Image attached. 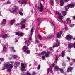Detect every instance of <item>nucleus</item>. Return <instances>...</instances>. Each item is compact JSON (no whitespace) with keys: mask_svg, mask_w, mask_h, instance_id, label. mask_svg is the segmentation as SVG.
Returning a JSON list of instances; mask_svg holds the SVG:
<instances>
[{"mask_svg":"<svg viewBox=\"0 0 75 75\" xmlns=\"http://www.w3.org/2000/svg\"><path fill=\"white\" fill-rule=\"evenodd\" d=\"M35 43L38 44V39H36Z\"/></svg>","mask_w":75,"mask_h":75,"instance_id":"47","label":"nucleus"},{"mask_svg":"<svg viewBox=\"0 0 75 75\" xmlns=\"http://www.w3.org/2000/svg\"><path fill=\"white\" fill-rule=\"evenodd\" d=\"M16 20H12L11 21V25H12L14 23H15Z\"/></svg>","mask_w":75,"mask_h":75,"instance_id":"19","label":"nucleus"},{"mask_svg":"<svg viewBox=\"0 0 75 75\" xmlns=\"http://www.w3.org/2000/svg\"><path fill=\"white\" fill-rule=\"evenodd\" d=\"M19 14H20L21 16H23V13L20 11H19Z\"/></svg>","mask_w":75,"mask_h":75,"instance_id":"39","label":"nucleus"},{"mask_svg":"<svg viewBox=\"0 0 75 75\" xmlns=\"http://www.w3.org/2000/svg\"><path fill=\"white\" fill-rule=\"evenodd\" d=\"M20 36L21 37H22V36H23V35H24V33H22L20 34Z\"/></svg>","mask_w":75,"mask_h":75,"instance_id":"42","label":"nucleus"},{"mask_svg":"<svg viewBox=\"0 0 75 75\" xmlns=\"http://www.w3.org/2000/svg\"><path fill=\"white\" fill-rule=\"evenodd\" d=\"M23 49L25 51H26L28 49V48L26 46H24L23 47Z\"/></svg>","mask_w":75,"mask_h":75,"instance_id":"16","label":"nucleus"},{"mask_svg":"<svg viewBox=\"0 0 75 75\" xmlns=\"http://www.w3.org/2000/svg\"><path fill=\"white\" fill-rule=\"evenodd\" d=\"M74 25L73 24H71L70 25V27H74Z\"/></svg>","mask_w":75,"mask_h":75,"instance_id":"43","label":"nucleus"},{"mask_svg":"<svg viewBox=\"0 0 75 75\" xmlns=\"http://www.w3.org/2000/svg\"><path fill=\"white\" fill-rule=\"evenodd\" d=\"M34 30V28L32 27L31 28V30L30 31L31 34H32V33H33V31Z\"/></svg>","mask_w":75,"mask_h":75,"instance_id":"33","label":"nucleus"},{"mask_svg":"<svg viewBox=\"0 0 75 75\" xmlns=\"http://www.w3.org/2000/svg\"><path fill=\"white\" fill-rule=\"evenodd\" d=\"M41 22H40V23H39V24H38L39 26H40V25H41Z\"/></svg>","mask_w":75,"mask_h":75,"instance_id":"59","label":"nucleus"},{"mask_svg":"<svg viewBox=\"0 0 75 75\" xmlns=\"http://www.w3.org/2000/svg\"><path fill=\"white\" fill-rule=\"evenodd\" d=\"M55 1L57 3H58V1H59V0H55Z\"/></svg>","mask_w":75,"mask_h":75,"instance_id":"53","label":"nucleus"},{"mask_svg":"<svg viewBox=\"0 0 75 75\" xmlns=\"http://www.w3.org/2000/svg\"><path fill=\"white\" fill-rule=\"evenodd\" d=\"M67 59H68L69 61H70V58H69V57H67Z\"/></svg>","mask_w":75,"mask_h":75,"instance_id":"50","label":"nucleus"},{"mask_svg":"<svg viewBox=\"0 0 75 75\" xmlns=\"http://www.w3.org/2000/svg\"><path fill=\"white\" fill-rule=\"evenodd\" d=\"M51 4H52V6H54V1L53 0L51 1Z\"/></svg>","mask_w":75,"mask_h":75,"instance_id":"40","label":"nucleus"},{"mask_svg":"<svg viewBox=\"0 0 75 75\" xmlns=\"http://www.w3.org/2000/svg\"><path fill=\"white\" fill-rule=\"evenodd\" d=\"M10 63H11V64H13V63H14V62L13 61H11L10 62Z\"/></svg>","mask_w":75,"mask_h":75,"instance_id":"58","label":"nucleus"},{"mask_svg":"<svg viewBox=\"0 0 75 75\" xmlns=\"http://www.w3.org/2000/svg\"><path fill=\"white\" fill-rule=\"evenodd\" d=\"M54 66H55V63H54L52 64V67L54 68Z\"/></svg>","mask_w":75,"mask_h":75,"instance_id":"49","label":"nucleus"},{"mask_svg":"<svg viewBox=\"0 0 75 75\" xmlns=\"http://www.w3.org/2000/svg\"><path fill=\"white\" fill-rule=\"evenodd\" d=\"M65 30H68V27H66L65 28Z\"/></svg>","mask_w":75,"mask_h":75,"instance_id":"60","label":"nucleus"},{"mask_svg":"<svg viewBox=\"0 0 75 75\" xmlns=\"http://www.w3.org/2000/svg\"><path fill=\"white\" fill-rule=\"evenodd\" d=\"M19 64H20V62H15V67L16 68H17V67L18 65H19Z\"/></svg>","mask_w":75,"mask_h":75,"instance_id":"20","label":"nucleus"},{"mask_svg":"<svg viewBox=\"0 0 75 75\" xmlns=\"http://www.w3.org/2000/svg\"><path fill=\"white\" fill-rule=\"evenodd\" d=\"M42 59L43 60H45V56H42Z\"/></svg>","mask_w":75,"mask_h":75,"instance_id":"34","label":"nucleus"},{"mask_svg":"<svg viewBox=\"0 0 75 75\" xmlns=\"http://www.w3.org/2000/svg\"><path fill=\"white\" fill-rule=\"evenodd\" d=\"M7 4H10V3H11V2H10V1L8 0L7 1Z\"/></svg>","mask_w":75,"mask_h":75,"instance_id":"51","label":"nucleus"},{"mask_svg":"<svg viewBox=\"0 0 75 75\" xmlns=\"http://www.w3.org/2000/svg\"><path fill=\"white\" fill-rule=\"evenodd\" d=\"M73 18H74V20H75V16H73Z\"/></svg>","mask_w":75,"mask_h":75,"instance_id":"62","label":"nucleus"},{"mask_svg":"<svg viewBox=\"0 0 75 75\" xmlns=\"http://www.w3.org/2000/svg\"><path fill=\"white\" fill-rule=\"evenodd\" d=\"M6 46H7H7H8V43H6Z\"/></svg>","mask_w":75,"mask_h":75,"instance_id":"64","label":"nucleus"},{"mask_svg":"<svg viewBox=\"0 0 75 75\" xmlns=\"http://www.w3.org/2000/svg\"><path fill=\"white\" fill-rule=\"evenodd\" d=\"M64 2H65V3H66V2H68V1H69V0H64Z\"/></svg>","mask_w":75,"mask_h":75,"instance_id":"52","label":"nucleus"},{"mask_svg":"<svg viewBox=\"0 0 75 75\" xmlns=\"http://www.w3.org/2000/svg\"><path fill=\"white\" fill-rule=\"evenodd\" d=\"M25 44H26V45H27V46H29V45H30V43H29L27 41H25Z\"/></svg>","mask_w":75,"mask_h":75,"instance_id":"26","label":"nucleus"},{"mask_svg":"<svg viewBox=\"0 0 75 75\" xmlns=\"http://www.w3.org/2000/svg\"><path fill=\"white\" fill-rule=\"evenodd\" d=\"M62 34V31H60L59 33L57 32L56 34L57 37V38H60V37H61V34Z\"/></svg>","mask_w":75,"mask_h":75,"instance_id":"9","label":"nucleus"},{"mask_svg":"<svg viewBox=\"0 0 75 75\" xmlns=\"http://www.w3.org/2000/svg\"><path fill=\"white\" fill-rule=\"evenodd\" d=\"M21 70L23 73H24L25 71H26V70L25 69V68H26V67L25 66H24V64H23V63H21Z\"/></svg>","mask_w":75,"mask_h":75,"instance_id":"5","label":"nucleus"},{"mask_svg":"<svg viewBox=\"0 0 75 75\" xmlns=\"http://www.w3.org/2000/svg\"><path fill=\"white\" fill-rule=\"evenodd\" d=\"M74 62H75V59H73Z\"/></svg>","mask_w":75,"mask_h":75,"instance_id":"63","label":"nucleus"},{"mask_svg":"<svg viewBox=\"0 0 75 75\" xmlns=\"http://www.w3.org/2000/svg\"><path fill=\"white\" fill-rule=\"evenodd\" d=\"M44 10V6L42 4L40 3V8H39V10L40 12H42Z\"/></svg>","mask_w":75,"mask_h":75,"instance_id":"7","label":"nucleus"},{"mask_svg":"<svg viewBox=\"0 0 75 75\" xmlns=\"http://www.w3.org/2000/svg\"><path fill=\"white\" fill-rule=\"evenodd\" d=\"M13 58H17L18 57L17 56L14 55L12 56Z\"/></svg>","mask_w":75,"mask_h":75,"instance_id":"36","label":"nucleus"},{"mask_svg":"<svg viewBox=\"0 0 75 75\" xmlns=\"http://www.w3.org/2000/svg\"><path fill=\"white\" fill-rule=\"evenodd\" d=\"M25 28V24H22L21 27V29H23Z\"/></svg>","mask_w":75,"mask_h":75,"instance_id":"21","label":"nucleus"},{"mask_svg":"<svg viewBox=\"0 0 75 75\" xmlns=\"http://www.w3.org/2000/svg\"><path fill=\"white\" fill-rule=\"evenodd\" d=\"M56 14H58V15H59L58 18L59 20V21H60V22L63 23V21H62L63 17H62V16H61V14H60L57 11L56 12Z\"/></svg>","mask_w":75,"mask_h":75,"instance_id":"3","label":"nucleus"},{"mask_svg":"<svg viewBox=\"0 0 75 75\" xmlns=\"http://www.w3.org/2000/svg\"><path fill=\"white\" fill-rule=\"evenodd\" d=\"M23 2H22L21 1H19V3L20 4H26L27 3V0H23Z\"/></svg>","mask_w":75,"mask_h":75,"instance_id":"14","label":"nucleus"},{"mask_svg":"<svg viewBox=\"0 0 75 75\" xmlns=\"http://www.w3.org/2000/svg\"><path fill=\"white\" fill-rule=\"evenodd\" d=\"M67 24H68V23H71V21L70 20V18H69L67 19Z\"/></svg>","mask_w":75,"mask_h":75,"instance_id":"22","label":"nucleus"},{"mask_svg":"<svg viewBox=\"0 0 75 75\" xmlns=\"http://www.w3.org/2000/svg\"><path fill=\"white\" fill-rule=\"evenodd\" d=\"M26 53V54H30V51L29 50H27Z\"/></svg>","mask_w":75,"mask_h":75,"instance_id":"38","label":"nucleus"},{"mask_svg":"<svg viewBox=\"0 0 75 75\" xmlns=\"http://www.w3.org/2000/svg\"><path fill=\"white\" fill-rule=\"evenodd\" d=\"M38 38L39 40H42V37L40 35H38Z\"/></svg>","mask_w":75,"mask_h":75,"instance_id":"25","label":"nucleus"},{"mask_svg":"<svg viewBox=\"0 0 75 75\" xmlns=\"http://www.w3.org/2000/svg\"><path fill=\"white\" fill-rule=\"evenodd\" d=\"M35 8L36 10H37L38 9V5L37 4H36L35 6Z\"/></svg>","mask_w":75,"mask_h":75,"instance_id":"37","label":"nucleus"},{"mask_svg":"<svg viewBox=\"0 0 75 75\" xmlns=\"http://www.w3.org/2000/svg\"><path fill=\"white\" fill-rule=\"evenodd\" d=\"M41 68V65H39L38 67V70H39Z\"/></svg>","mask_w":75,"mask_h":75,"instance_id":"41","label":"nucleus"},{"mask_svg":"<svg viewBox=\"0 0 75 75\" xmlns=\"http://www.w3.org/2000/svg\"><path fill=\"white\" fill-rule=\"evenodd\" d=\"M62 13L64 16H65V15L67 14V13L64 11H62Z\"/></svg>","mask_w":75,"mask_h":75,"instance_id":"24","label":"nucleus"},{"mask_svg":"<svg viewBox=\"0 0 75 75\" xmlns=\"http://www.w3.org/2000/svg\"><path fill=\"white\" fill-rule=\"evenodd\" d=\"M15 41L16 42H17V41H18V40H17V39H15Z\"/></svg>","mask_w":75,"mask_h":75,"instance_id":"56","label":"nucleus"},{"mask_svg":"<svg viewBox=\"0 0 75 75\" xmlns=\"http://www.w3.org/2000/svg\"><path fill=\"white\" fill-rule=\"evenodd\" d=\"M22 20L21 23H24V22H25V21H26V20L25 19H22Z\"/></svg>","mask_w":75,"mask_h":75,"instance_id":"31","label":"nucleus"},{"mask_svg":"<svg viewBox=\"0 0 75 75\" xmlns=\"http://www.w3.org/2000/svg\"><path fill=\"white\" fill-rule=\"evenodd\" d=\"M9 37V35L5 34L4 35H0V37L1 38H6V37Z\"/></svg>","mask_w":75,"mask_h":75,"instance_id":"10","label":"nucleus"},{"mask_svg":"<svg viewBox=\"0 0 75 75\" xmlns=\"http://www.w3.org/2000/svg\"><path fill=\"white\" fill-rule=\"evenodd\" d=\"M73 69V67H69L67 69V72H69L70 71H71Z\"/></svg>","mask_w":75,"mask_h":75,"instance_id":"17","label":"nucleus"},{"mask_svg":"<svg viewBox=\"0 0 75 75\" xmlns=\"http://www.w3.org/2000/svg\"><path fill=\"white\" fill-rule=\"evenodd\" d=\"M11 50L12 52H16V50H14V47H11Z\"/></svg>","mask_w":75,"mask_h":75,"instance_id":"27","label":"nucleus"},{"mask_svg":"<svg viewBox=\"0 0 75 75\" xmlns=\"http://www.w3.org/2000/svg\"><path fill=\"white\" fill-rule=\"evenodd\" d=\"M4 60V59L3 58H0V61H3Z\"/></svg>","mask_w":75,"mask_h":75,"instance_id":"44","label":"nucleus"},{"mask_svg":"<svg viewBox=\"0 0 75 75\" xmlns=\"http://www.w3.org/2000/svg\"><path fill=\"white\" fill-rule=\"evenodd\" d=\"M59 70L60 72H61V73H62V74H64V70H63V69H60Z\"/></svg>","mask_w":75,"mask_h":75,"instance_id":"29","label":"nucleus"},{"mask_svg":"<svg viewBox=\"0 0 75 75\" xmlns=\"http://www.w3.org/2000/svg\"><path fill=\"white\" fill-rule=\"evenodd\" d=\"M60 4L61 6H62L64 5V1L62 0L61 1Z\"/></svg>","mask_w":75,"mask_h":75,"instance_id":"28","label":"nucleus"},{"mask_svg":"<svg viewBox=\"0 0 75 75\" xmlns=\"http://www.w3.org/2000/svg\"><path fill=\"white\" fill-rule=\"evenodd\" d=\"M58 57H56V59H55V62H56V63H57V61H58Z\"/></svg>","mask_w":75,"mask_h":75,"instance_id":"35","label":"nucleus"},{"mask_svg":"<svg viewBox=\"0 0 75 75\" xmlns=\"http://www.w3.org/2000/svg\"><path fill=\"white\" fill-rule=\"evenodd\" d=\"M45 54V55L46 57H48L50 55V52H47L46 53V51H45L43 52H42L40 53V54L41 55H44Z\"/></svg>","mask_w":75,"mask_h":75,"instance_id":"4","label":"nucleus"},{"mask_svg":"<svg viewBox=\"0 0 75 75\" xmlns=\"http://www.w3.org/2000/svg\"><path fill=\"white\" fill-rule=\"evenodd\" d=\"M35 74V72H33L32 73V75H34Z\"/></svg>","mask_w":75,"mask_h":75,"instance_id":"55","label":"nucleus"},{"mask_svg":"<svg viewBox=\"0 0 75 75\" xmlns=\"http://www.w3.org/2000/svg\"><path fill=\"white\" fill-rule=\"evenodd\" d=\"M75 6V3L73 4H70L65 7V10L66 11H68L69 8H73Z\"/></svg>","mask_w":75,"mask_h":75,"instance_id":"2","label":"nucleus"},{"mask_svg":"<svg viewBox=\"0 0 75 75\" xmlns=\"http://www.w3.org/2000/svg\"><path fill=\"white\" fill-rule=\"evenodd\" d=\"M41 21V18H39L38 19V21L39 22L40 21Z\"/></svg>","mask_w":75,"mask_h":75,"instance_id":"48","label":"nucleus"},{"mask_svg":"<svg viewBox=\"0 0 75 75\" xmlns=\"http://www.w3.org/2000/svg\"><path fill=\"white\" fill-rule=\"evenodd\" d=\"M6 22L7 21H6V19H4L1 23L2 26H4V25H5V24H6Z\"/></svg>","mask_w":75,"mask_h":75,"instance_id":"12","label":"nucleus"},{"mask_svg":"<svg viewBox=\"0 0 75 75\" xmlns=\"http://www.w3.org/2000/svg\"><path fill=\"white\" fill-rule=\"evenodd\" d=\"M73 47L75 48V43H74L73 45L70 44L68 45V48H69V49L73 48Z\"/></svg>","mask_w":75,"mask_h":75,"instance_id":"11","label":"nucleus"},{"mask_svg":"<svg viewBox=\"0 0 75 75\" xmlns=\"http://www.w3.org/2000/svg\"><path fill=\"white\" fill-rule=\"evenodd\" d=\"M52 35L51 34L47 36V38H51V37H52Z\"/></svg>","mask_w":75,"mask_h":75,"instance_id":"32","label":"nucleus"},{"mask_svg":"<svg viewBox=\"0 0 75 75\" xmlns=\"http://www.w3.org/2000/svg\"><path fill=\"white\" fill-rule=\"evenodd\" d=\"M29 39L30 41H31L32 40V39H31V37H29Z\"/></svg>","mask_w":75,"mask_h":75,"instance_id":"54","label":"nucleus"},{"mask_svg":"<svg viewBox=\"0 0 75 75\" xmlns=\"http://www.w3.org/2000/svg\"><path fill=\"white\" fill-rule=\"evenodd\" d=\"M62 57H64L65 56V51H63L62 53Z\"/></svg>","mask_w":75,"mask_h":75,"instance_id":"23","label":"nucleus"},{"mask_svg":"<svg viewBox=\"0 0 75 75\" xmlns=\"http://www.w3.org/2000/svg\"><path fill=\"white\" fill-rule=\"evenodd\" d=\"M56 42H57V44L56 45H54L53 47L55 48V47H58L60 45V42H58V40H56Z\"/></svg>","mask_w":75,"mask_h":75,"instance_id":"8","label":"nucleus"},{"mask_svg":"<svg viewBox=\"0 0 75 75\" xmlns=\"http://www.w3.org/2000/svg\"><path fill=\"white\" fill-rule=\"evenodd\" d=\"M13 65L12 64H10V62H6L4 64V66L3 68V69L4 70L6 68L8 72H10V70L13 68Z\"/></svg>","mask_w":75,"mask_h":75,"instance_id":"1","label":"nucleus"},{"mask_svg":"<svg viewBox=\"0 0 75 75\" xmlns=\"http://www.w3.org/2000/svg\"><path fill=\"white\" fill-rule=\"evenodd\" d=\"M70 65H74V63L73 62H70L69 64Z\"/></svg>","mask_w":75,"mask_h":75,"instance_id":"45","label":"nucleus"},{"mask_svg":"<svg viewBox=\"0 0 75 75\" xmlns=\"http://www.w3.org/2000/svg\"><path fill=\"white\" fill-rule=\"evenodd\" d=\"M50 72H52V67H50L48 68L47 69V72L48 74L50 72Z\"/></svg>","mask_w":75,"mask_h":75,"instance_id":"15","label":"nucleus"},{"mask_svg":"<svg viewBox=\"0 0 75 75\" xmlns=\"http://www.w3.org/2000/svg\"><path fill=\"white\" fill-rule=\"evenodd\" d=\"M58 69H59V67L58 66H55L54 69L56 71H58Z\"/></svg>","mask_w":75,"mask_h":75,"instance_id":"18","label":"nucleus"},{"mask_svg":"<svg viewBox=\"0 0 75 75\" xmlns=\"http://www.w3.org/2000/svg\"><path fill=\"white\" fill-rule=\"evenodd\" d=\"M6 52V46H5V45H3V53H5Z\"/></svg>","mask_w":75,"mask_h":75,"instance_id":"13","label":"nucleus"},{"mask_svg":"<svg viewBox=\"0 0 75 75\" xmlns=\"http://www.w3.org/2000/svg\"><path fill=\"white\" fill-rule=\"evenodd\" d=\"M50 24L52 26H53L54 28V23L53 22H50Z\"/></svg>","mask_w":75,"mask_h":75,"instance_id":"30","label":"nucleus"},{"mask_svg":"<svg viewBox=\"0 0 75 75\" xmlns=\"http://www.w3.org/2000/svg\"><path fill=\"white\" fill-rule=\"evenodd\" d=\"M50 50H52V47H50Z\"/></svg>","mask_w":75,"mask_h":75,"instance_id":"61","label":"nucleus"},{"mask_svg":"<svg viewBox=\"0 0 75 75\" xmlns=\"http://www.w3.org/2000/svg\"><path fill=\"white\" fill-rule=\"evenodd\" d=\"M21 24V22L20 23H17L16 24V25H20Z\"/></svg>","mask_w":75,"mask_h":75,"instance_id":"57","label":"nucleus"},{"mask_svg":"<svg viewBox=\"0 0 75 75\" xmlns=\"http://www.w3.org/2000/svg\"><path fill=\"white\" fill-rule=\"evenodd\" d=\"M18 9V8L17 6H14V8H12V11H10V12L11 13H14Z\"/></svg>","mask_w":75,"mask_h":75,"instance_id":"6","label":"nucleus"},{"mask_svg":"<svg viewBox=\"0 0 75 75\" xmlns=\"http://www.w3.org/2000/svg\"><path fill=\"white\" fill-rule=\"evenodd\" d=\"M15 34L16 35H18V36H19V35H18V32H16L15 33Z\"/></svg>","mask_w":75,"mask_h":75,"instance_id":"46","label":"nucleus"}]
</instances>
